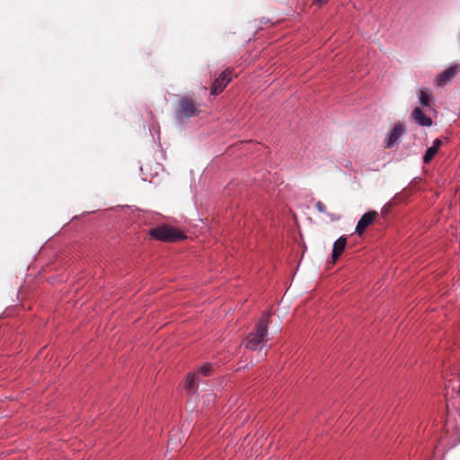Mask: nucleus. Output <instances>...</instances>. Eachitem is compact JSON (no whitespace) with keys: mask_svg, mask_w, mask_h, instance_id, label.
Returning <instances> with one entry per match:
<instances>
[{"mask_svg":"<svg viewBox=\"0 0 460 460\" xmlns=\"http://www.w3.org/2000/svg\"><path fill=\"white\" fill-rule=\"evenodd\" d=\"M315 207L319 212H321V213L326 212V207L322 201H317L315 203Z\"/></svg>","mask_w":460,"mask_h":460,"instance_id":"nucleus-14","label":"nucleus"},{"mask_svg":"<svg viewBox=\"0 0 460 460\" xmlns=\"http://www.w3.org/2000/svg\"><path fill=\"white\" fill-rule=\"evenodd\" d=\"M432 94L428 89H421L419 93V101L421 106L429 107L430 105Z\"/></svg>","mask_w":460,"mask_h":460,"instance_id":"nucleus-12","label":"nucleus"},{"mask_svg":"<svg viewBox=\"0 0 460 460\" xmlns=\"http://www.w3.org/2000/svg\"><path fill=\"white\" fill-rule=\"evenodd\" d=\"M199 380V374L198 373H189L185 384L184 388L188 393H193L196 388V383Z\"/></svg>","mask_w":460,"mask_h":460,"instance_id":"nucleus-11","label":"nucleus"},{"mask_svg":"<svg viewBox=\"0 0 460 460\" xmlns=\"http://www.w3.org/2000/svg\"><path fill=\"white\" fill-rule=\"evenodd\" d=\"M460 72V65H452L441 74H439L436 79L438 86H445L450 83L455 76Z\"/></svg>","mask_w":460,"mask_h":460,"instance_id":"nucleus-6","label":"nucleus"},{"mask_svg":"<svg viewBox=\"0 0 460 460\" xmlns=\"http://www.w3.org/2000/svg\"><path fill=\"white\" fill-rule=\"evenodd\" d=\"M199 111L197 108V106L195 105L192 99H190L187 96H184L180 99L179 108L176 111V118L178 119H184V118L185 119L191 118V117L199 115Z\"/></svg>","mask_w":460,"mask_h":460,"instance_id":"nucleus-3","label":"nucleus"},{"mask_svg":"<svg viewBox=\"0 0 460 460\" xmlns=\"http://www.w3.org/2000/svg\"><path fill=\"white\" fill-rule=\"evenodd\" d=\"M328 0H314L313 4H318V5H322L325 3H327Z\"/></svg>","mask_w":460,"mask_h":460,"instance_id":"nucleus-15","label":"nucleus"},{"mask_svg":"<svg viewBox=\"0 0 460 460\" xmlns=\"http://www.w3.org/2000/svg\"><path fill=\"white\" fill-rule=\"evenodd\" d=\"M405 133V127L402 123H396L393 128L387 133L385 139V146L386 148H392L397 145L399 139Z\"/></svg>","mask_w":460,"mask_h":460,"instance_id":"nucleus-5","label":"nucleus"},{"mask_svg":"<svg viewBox=\"0 0 460 460\" xmlns=\"http://www.w3.org/2000/svg\"><path fill=\"white\" fill-rule=\"evenodd\" d=\"M377 213L376 211H369L362 215L360 219L358 220L355 232L361 235L364 231L373 223L375 217H376Z\"/></svg>","mask_w":460,"mask_h":460,"instance_id":"nucleus-7","label":"nucleus"},{"mask_svg":"<svg viewBox=\"0 0 460 460\" xmlns=\"http://www.w3.org/2000/svg\"><path fill=\"white\" fill-rule=\"evenodd\" d=\"M330 217L332 220H338L340 219V217H335L334 215H330Z\"/></svg>","mask_w":460,"mask_h":460,"instance_id":"nucleus-16","label":"nucleus"},{"mask_svg":"<svg viewBox=\"0 0 460 460\" xmlns=\"http://www.w3.org/2000/svg\"><path fill=\"white\" fill-rule=\"evenodd\" d=\"M232 80L233 70L230 68H226L212 83L210 93L212 95H218L224 91V89Z\"/></svg>","mask_w":460,"mask_h":460,"instance_id":"nucleus-4","label":"nucleus"},{"mask_svg":"<svg viewBox=\"0 0 460 460\" xmlns=\"http://www.w3.org/2000/svg\"><path fill=\"white\" fill-rule=\"evenodd\" d=\"M347 244V237L342 235L339 237L333 243L332 257L336 261L343 252Z\"/></svg>","mask_w":460,"mask_h":460,"instance_id":"nucleus-10","label":"nucleus"},{"mask_svg":"<svg viewBox=\"0 0 460 460\" xmlns=\"http://www.w3.org/2000/svg\"><path fill=\"white\" fill-rule=\"evenodd\" d=\"M149 234L157 241L166 243L178 242L186 238L183 232L179 228L169 225H162L152 228Z\"/></svg>","mask_w":460,"mask_h":460,"instance_id":"nucleus-2","label":"nucleus"},{"mask_svg":"<svg viewBox=\"0 0 460 460\" xmlns=\"http://www.w3.org/2000/svg\"><path fill=\"white\" fill-rule=\"evenodd\" d=\"M270 312H263L255 324L254 330L246 337L245 347L252 350L261 349L268 341V327L270 324Z\"/></svg>","mask_w":460,"mask_h":460,"instance_id":"nucleus-1","label":"nucleus"},{"mask_svg":"<svg viewBox=\"0 0 460 460\" xmlns=\"http://www.w3.org/2000/svg\"><path fill=\"white\" fill-rule=\"evenodd\" d=\"M411 118L414 121L422 127H430L432 125L431 118L426 116L420 108H415L411 112Z\"/></svg>","mask_w":460,"mask_h":460,"instance_id":"nucleus-8","label":"nucleus"},{"mask_svg":"<svg viewBox=\"0 0 460 460\" xmlns=\"http://www.w3.org/2000/svg\"><path fill=\"white\" fill-rule=\"evenodd\" d=\"M441 145L442 141L439 138H436L433 141L432 146L427 149L426 153L423 155L422 160L424 164H429L433 159V157L437 155Z\"/></svg>","mask_w":460,"mask_h":460,"instance_id":"nucleus-9","label":"nucleus"},{"mask_svg":"<svg viewBox=\"0 0 460 460\" xmlns=\"http://www.w3.org/2000/svg\"><path fill=\"white\" fill-rule=\"evenodd\" d=\"M211 371H212V365L210 363H206L199 367L198 374H201L204 376H208L211 374Z\"/></svg>","mask_w":460,"mask_h":460,"instance_id":"nucleus-13","label":"nucleus"}]
</instances>
